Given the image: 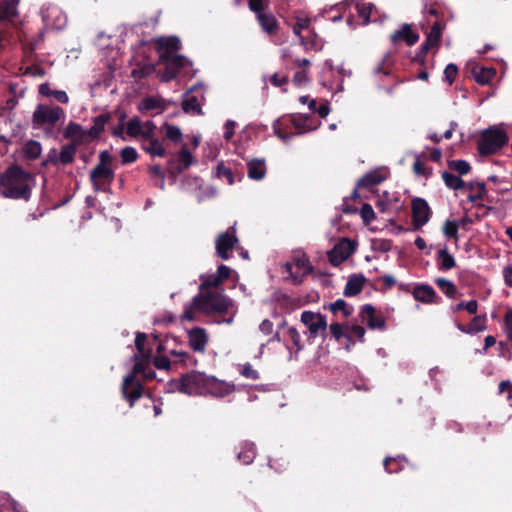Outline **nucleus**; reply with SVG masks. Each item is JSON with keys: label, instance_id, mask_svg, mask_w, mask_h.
Masks as SVG:
<instances>
[{"label": "nucleus", "instance_id": "obj_1", "mask_svg": "<svg viewBox=\"0 0 512 512\" xmlns=\"http://www.w3.org/2000/svg\"><path fill=\"white\" fill-rule=\"evenodd\" d=\"M222 314L228 316L218 320V323L231 324L236 314V309L231 301L223 295V289L220 288H200V293L195 296L192 302L185 306L182 318L188 321L197 319L198 314Z\"/></svg>", "mask_w": 512, "mask_h": 512}, {"label": "nucleus", "instance_id": "obj_2", "mask_svg": "<svg viewBox=\"0 0 512 512\" xmlns=\"http://www.w3.org/2000/svg\"><path fill=\"white\" fill-rule=\"evenodd\" d=\"M135 345L138 353L133 356L135 361L133 370L124 377L121 387L123 397L129 402L131 407L143 393V387L137 379V375L143 374L145 379H153L155 377V372L148 368L152 350L146 348V334L137 333Z\"/></svg>", "mask_w": 512, "mask_h": 512}, {"label": "nucleus", "instance_id": "obj_3", "mask_svg": "<svg viewBox=\"0 0 512 512\" xmlns=\"http://www.w3.org/2000/svg\"><path fill=\"white\" fill-rule=\"evenodd\" d=\"M159 61L165 65V71L160 78L163 82H168L178 74L193 75L191 73L192 63L182 55L176 54L180 49L181 43L178 37H160L155 40Z\"/></svg>", "mask_w": 512, "mask_h": 512}, {"label": "nucleus", "instance_id": "obj_4", "mask_svg": "<svg viewBox=\"0 0 512 512\" xmlns=\"http://www.w3.org/2000/svg\"><path fill=\"white\" fill-rule=\"evenodd\" d=\"M177 389L187 395H211L224 397L234 391V386L214 376L193 371L181 378L177 383Z\"/></svg>", "mask_w": 512, "mask_h": 512}, {"label": "nucleus", "instance_id": "obj_5", "mask_svg": "<svg viewBox=\"0 0 512 512\" xmlns=\"http://www.w3.org/2000/svg\"><path fill=\"white\" fill-rule=\"evenodd\" d=\"M34 177L19 166L9 167L0 176V193L5 198L29 200Z\"/></svg>", "mask_w": 512, "mask_h": 512}, {"label": "nucleus", "instance_id": "obj_6", "mask_svg": "<svg viewBox=\"0 0 512 512\" xmlns=\"http://www.w3.org/2000/svg\"><path fill=\"white\" fill-rule=\"evenodd\" d=\"M320 122L309 115L294 114L286 118H279L273 122L274 134L284 143L294 136L315 130Z\"/></svg>", "mask_w": 512, "mask_h": 512}, {"label": "nucleus", "instance_id": "obj_7", "mask_svg": "<svg viewBox=\"0 0 512 512\" xmlns=\"http://www.w3.org/2000/svg\"><path fill=\"white\" fill-rule=\"evenodd\" d=\"M509 142L505 124L493 125L481 133L478 140V151L481 155H490L499 151Z\"/></svg>", "mask_w": 512, "mask_h": 512}, {"label": "nucleus", "instance_id": "obj_8", "mask_svg": "<svg viewBox=\"0 0 512 512\" xmlns=\"http://www.w3.org/2000/svg\"><path fill=\"white\" fill-rule=\"evenodd\" d=\"M65 111L59 106L39 104L32 116L35 129L51 130L57 122L64 120Z\"/></svg>", "mask_w": 512, "mask_h": 512}, {"label": "nucleus", "instance_id": "obj_9", "mask_svg": "<svg viewBox=\"0 0 512 512\" xmlns=\"http://www.w3.org/2000/svg\"><path fill=\"white\" fill-rule=\"evenodd\" d=\"M283 269L295 284H300L303 277L312 271L309 259L305 254L295 256L291 262L284 264Z\"/></svg>", "mask_w": 512, "mask_h": 512}, {"label": "nucleus", "instance_id": "obj_10", "mask_svg": "<svg viewBox=\"0 0 512 512\" xmlns=\"http://www.w3.org/2000/svg\"><path fill=\"white\" fill-rule=\"evenodd\" d=\"M40 13L46 28L62 29L66 26L67 17L57 5L44 4Z\"/></svg>", "mask_w": 512, "mask_h": 512}, {"label": "nucleus", "instance_id": "obj_11", "mask_svg": "<svg viewBox=\"0 0 512 512\" xmlns=\"http://www.w3.org/2000/svg\"><path fill=\"white\" fill-rule=\"evenodd\" d=\"M114 179V172L107 164H98L90 173L95 191H106Z\"/></svg>", "mask_w": 512, "mask_h": 512}, {"label": "nucleus", "instance_id": "obj_12", "mask_svg": "<svg viewBox=\"0 0 512 512\" xmlns=\"http://www.w3.org/2000/svg\"><path fill=\"white\" fill-rule=\"evenodd\" d=\"M355 251V243L348 239H340L328 253L329 261L334 266H339L347 260Z\"/></svg>", "mask_w": 512, "mask_h": 512}, {"label": "nucleus", "instance_id": "obj_13", "mask_svg": "<svg viewBox=\"0 0 512 512\" xmlns=\"http://www.w3.org/2000/svg\"><path fill=\"white\" fill-rule=\"evenodd\" d=\"M155 129L152 121L143 122L138 117H133L126 124V135L132 138L140 137L144 141L155 134Z\"/></svg>", "mask_w": 512, "mask_h": 512}, {"label": "nucleus", "instance_id": "obj_14", "mask_svg": "<svg viewBox=\"0 0 512 512\" xmlns=\"http://www.w3.org/2000/svg\"><path fill=\"white\" fill-rule=\"evenodd\" d=\"M238 238L236 237L235 227L228 228L227 231L221 233L216 239V252L217 255L227 260L230 257V251L237 245Z\"/></svg>", "mask_w": 512, "mask_h": 512}, {"label": "nucleus", "instance_id": "obj_15", "mask_svg": "<svg viewBox=\"0 0 512 512\" xmlns=\"http://www.w3.org/2000/svg\"><path fill=\"white\" fill-rule=\"evenodd\" d=\"M301 322L308 328L311 337H317L327 329V321L321 313L304 311L301 314Z\"/></svg>", "mask_w": 512, "mask_h": 512}, {"label": "nucleus", "instance_id": "obj_16", "mask_svg": "<svg viewBox=\"0 0 512 512\" xmlns=\"http://www.w3.org/2000/svg\"><path fill=\"white\" fill-rule=\"evenodd\" d=\"M413 231L423 227L431 217V210L427 201L423 198L412 200Z\"/></svg>", "mask_w": 512, "mask_h": 512}, {"label": "nucleus", "instance_id": "obj_17", "mask_svg": "<svg viewBox=\"0 0 512 512\" xmlns=\"http://www.w3.org/2000/svg\"><path fill=\"white\" fill-rule=\"evenodd\" d=\"M204 98L202 85H194L186 94L182 108L186 113L201 114V100Z\"/></svg>", "mask_w": 512, "mask_h": 512}, {"label": "nucleus", "instance_id": "obj_18", "mask_svg": "<svg viewBox=\"0 0 512 512\" xmlns=\"http://www.w3.org/2000/svg\"><path fill=\"white\" fill-rule=\"evenodd\" d=\"M76 155V146L74 144L65 145L61 151L58 152L56 149H51L48 153V162L58 165H67L74 161Z\"/></svg>", "mask_w": 512, "mask_h": 512}, {"label": "nucleus", "instance_id": "obj_19", "mask_svg": "<svg viewBox=\"0 0 512 512\" xmlns=\"http://www.w3.org/2000/svg\"><path fill=\"white\" fill-rule=\"evenodd\" d=\"M232 269L229 268L226 265H220L217 269L216 274H211L207 276H202V283L200 285L201 289L205 288H219L220 284L223 283V281L227 280L231 273Z\"/></svg>", "mask_w": 512, "mask_h": 512}, {"label": "nucleus", "instance_id": "obj_20", "mask_svg": "<svg viewBox=\"0 0 512 512\" xmlns=\"http://www.w3.org/2000/svg\"><path fill=\"white\" fill-rule=\"evenodd\" d=\"M359 317L370 329H383L385 326L384 318L376 315L375 308L370 304L362 306Z\"/></svg>", "mask_w": 512, "mask_h": 512}, {"label": "nucleus", "instance_id": "obj_21", "mask_svg": "<svg viewBox=\"0 0 512 512\" xmlns=\"http://www.w3.org/2000/svg\"><path fill=\"white\" fill-rule=\"evenodd\" d=\"M388 174V170L384 167L374 169L360 178L357 182V186L358 188H369L375 186L383 182L387 178Z\"/></svg>", "mask_w": 512, "mask_h": 512}, {"label": "nucleus", "instance_id": "obj_22", "mask_svg": "<svg viewBox=\"0 0 512 512\" xmlns=\"http://www.w3.org/2000/svg\"><path fill=\"white\" fill-rule=\"evenodd\" d=\"M441 35L442 27L438 21H435L430 31L427 33L425 42L421 45L418 57H421L422 54L425 55L432 48L438 47Z\"/></svg>", "mask_w": 512, "mask_h": 512}, {"label": "nucleus", "instance_id": "obj_23", "mask_svg": "<svg viewBox=\"0 0 512 512\" xmlns=\"http://www.w3.org/2000/svg\"><path fill=\"white\" fill-rule=\"evenodd\" d=\"M390 39L394 44L404 41L407 45L412 46L418 42L419 34L412 30L411 25L404 24L391 35Z\"/></svg>", "mask_w": 512, "mask_h": 512}, {"label": "nucleus", "instance_id": "obj_24", "mask_svg": "<svg viewBox=\"0 0 512 512\" xmlns=\"http://www.w3.org/2000/svg\"><path fill=\"white\" fill-rule=\"evenodd\" d=\"M456 327L462 333L469 335L477 334L479 332L486 330L487 328L486 315L475 316L467 326H464L460 323H456Z\"/></svg>", "mask_w": 512, "mask_h": 512}, {"label": "nucleus", "instance_id": "obj_25", "mask_svg": "<svg viewBox=\"0 0 512 512\" xmlns=\"http://www.w3.org/2000/svg\"><path fill=\"white\" fill-rule=\"evenodd\" d=\"M266 163L264 159H250L247 162V175L252 180H262L266 175Z\"/></svg>", "mask_w": 512, "mask_h": 512}, {"label": "nucleus", "instance_id": "obj_26", "mask_svg": "<svg viewBox=\"0 0 512 512\" xmlns=\"http://www.w3.org/2000/svg\"><path fill=\"white\" fill-rule=\"evenodd\" d=\"M142 148L152 157H164L166 155V149L162 142L155 137V134L152 137L145 138Z\"/></svg>", "mask_w": 512, "mask_h": 512}, {"label": "nucleus", "instance_id": "obj_27", "mask_svg": "<svg viewBox=\"0 0 512 512\" xmlns=\"http://www.w3.org/2000/svg\"><path fill=\"white\" fill-rule=\"evenodd\" d=\"M189 344L195 351L203 352L207 344V335L201 328L192 329L189 333Z\"/></svg>", "mask_w": 512, "mask_h": 512}, {"label": "nucleus", "instance_id": "obj_28", "mask_svg": "<svg viewBox=\"0 0 512 512\" xmlns=\"http://www.w3.org/2000/svg\"><path fill=\"white\" fill-rule=\"evenodd\" d=\"M413 297L422 303H433L436 298L435 290L429 285H418L413 289Z\"/></svg>", "mask_w": 512, "mask_h": 512}, {"label": "nucleus", "instance_id": "obj_29", "mask_svg": "<svg viewBox=\"0 0 512 512\" xmlns=\"http://www.w3.org/2000/svg\"><path fill=\"white\" fill-rule=\"evenodd\" d=\"M472 74L477 83L485 85L488 84L496 75V70L492 67L475 66Z\"/></svg>", "mask_w": 512, "mask_h": 512}, {"label": "nucleus", "instance_id": "obj_30", "mask_svg": "<svg viewBox=\"0 0 512 512\" xmlns=\"http://www.w3.org/2000/svg\"><path fill=\"white\" fill-rule=\"evenodd\" d=\"M295 65L302 70L296 72L293 77V82L296 86H301L308 82V67L310 65V61L306 58L300 59L297 58L294 61Z\"/></svg>", "mask_w": 512, "mask_h": 512}, {"label": "nucleus", "instance_id": "obj_31", "mask_svg": "<svg viewBox=\"0 0 512 512\" xmlns=\"http://www.w3.org/2000/svg\"><path fill=\"white\" fill-rule=\"evenodd\" d=\"M358 15L363 19L364 24L376 21L377 8L372 3H361L356 5Z\"/></svg>", "mask_w": 512, "mask_h": 512}, {"label": "nucleus", "instance_id": "obj_32", "mask_svg": "<svg viewBox=\"0 0 512 512\" xmlns=\"http://www.w3.org/2000/svg\"><path fill=\"white\" fill-rule=\"evenodd\" d=\"M300 42L305 50L321 51L324 47L323 40L315 33L309 32L308 36H300Z\"/></svg>", "mask_w": 512, "mask_h": 512}, {"label": "nucleus", "instance_id": "obj_33", "mask_svg": "<svg viewBox=\"0 0 512 512\" xmlns=\"http://www.w3.org/2000/svg\"><path fill=\"white\" fill-rule=\"evenodd\" d=\"M165 108L166 102L160 97H146L139 104V110L141 111H163Z\"/></svg>", "mask_w": 512, "mask_h": 512}, {"label": "nucleus", "instance_id": "obj_34", "mask_svg": "<svg viewBox=\"0 0 512 512\" xmlns=\"http://www.w3.org/2000/svg\"><path fill=\"white\" fill-rule=\"evenodd\" d=\"M437 265L439 270L448 271L455 267L456 262L448 250L446 248H442L437 253Z\"/></svg>", "mask_w": 512, "mask_h": 512}, {"label": "nucleus", "instance_id": "obj_35", "mask_svg": "<svg viewBox=\"0 0 512 512\" xmlns=\"http://www.w3.org/2000/svg\"><path fill=\"white\" fill-rule=\"evenodd\" d=\"M20 0H5L0 6V21L12 20L17 15V5Z\"/></svg>", "mask_w": 512, "mask_h": 512}, {"label": "nucleus", "instance_id": "obj_36", "mask_svg": "<svg viewBox=\"0 0 512 512\" xmlns=\"http://www.w3.org/2000/svg\"><path fill=\"white\" fill-rule=\"evenodd\" d=\"M364 283V277L362 276H352L348 279L345 289H344V295L345 296H355L358 293L361 292L363 288Z\"/></svg>", "mask_w": 512, "mask_h": 512}, {"label": "nucleus", "instance_id": "obj_37", "mask_svg": "<svg viewBox=\"0 0 512 512\" xmlns=\"http://www.w3.org/2000/svg\"><path fill=\"white\" fill-rule=\"evenodd\" d=\"M86 135L87 132L84 131L79 124L74 122H70L64 131V136L72 141H82Z\"/></svg>", "mask_w": 512, "mask_h": 512}, {"label": "nucleus", "instance_id": "obj_38", "mask_svg": "<svg viewBox=\"0 0 512 512\" xmlns=\"http://www.w3.org/2000/svg\"><path fill=\"white\" fill-rule=\"evenodd\" d=\"M178 165L176 167L177 171L180 173L183 170L189 168L193 162L194 158L191 152L187 149L186 145H184L177 155Z\"/></svg>", "mask_w": 512, "mask_h": 512}, {"label": "nucleus", "instance_id": "obj_39", "mask_svg": "<svg viewBox=\"0 0 512 512\" xmlns=\"http://www.w3.org/2000/svg\"><path fill=\"white\" fill-rule=\"evenodd\" d=\"M256 456L255 445L250 442H244L241 444V450L238 453V459L244 464H250L253 462Z\"/></svg>", "mask_w": 512, "mask_h": 512}, {"label": "nucleus", "instance_id": "obj_40", "mask_svg": "<svg viewBox=\"0 0 512 512\" xmlns=\"http://www.w3.org/2000/svg\"><path fill=\"white\" fill-rule=\"evenodd\" d=\"M258 22L261 28L267 33H273L277 28L276 18L269 13H259L257 15Z\"/></svg>", "mask_w": 512, "mask_h": 512}, {"label": "nucleus", "instance_id": "obj_41", "mask_svg": "<svg viewBox=\"0 0 512 512\" xmlns=\"http://www.w3.org/2000/svg\"><path fill=\"white\" fill-rule=\"evenodd\" d=\"M108 119H109V115H107V114H102V115L97 116L94 119L93 125L91 126V128L88 131H86L87 135L91 138L98 137L101 134V132L104 130Z\"/></svg>", "mask_w": 512, "mask_h": 512}, {"label": "nucleus", "instance_id": "obj_42", "mask_svg": "<svg viewBox=\"0 0 512 512\" xmlns=\"http://www.w3.org/2000/svg\"><path fill=\"white\" fill-rule=\"evenodd\" d=\"M42 152V146L38 141L29 140L24 144L23 153L24 156L30 160H34L40 156Z\"/></svg>", "mask_w": 512, "mask_h": 512}, {"label": "nucleus", "instance_id": "obj_43", "mask_svg": "<svg viewBox=\"0 0 512 512\" xmlns=\"http://www.w3.org/2000/svg\"><path fill=\"white\" fill-rule=\"evenodd\" d=\"M162 131L165 135V137L175 143H179L182 141V132L181 129L176 126L169 123H165L162 126Z\"/></svg>", "mask_w": 512, "mask_h": 512}, {"label": "nucleus", "instance_id": "obj_44", "mask_svg": "<svg viewBox=\"0 0 512 512\" xmlns=\"http://www.w3.org/2000/svg\"><path fill=\"white\" fill-rule=\"evenodd\" d=\"M442 179L447 187L453 190H461L464 188V181L459 177L450 172L444 171L442 173Z\"/></svg>", "mask_w": 512, "mask_h": 512}, {"label": "nucleus", "instance_id": "obj_45", "mask_svg": "<svg viewBox=\"0 0 512 512\" xmlns=\"http://www.w3.org/2000/svg\"><path fill=\"white\" fill-rule=\"evenodd\" d=\"M405 462L406 459L402 456H397L395 458L387 457L385 458L383 465L388 473H394L402 469Z\"/></svg>", "mask_w": 512, "mask_h": 512}, {"label": "nucleus", "instance_id": "obj_46", "mask_svg": "<svg viewBox=\"0 0 512 512\" xmlns=\"http://www.w3.org/2000/svg\"><path fill=\"white\" fill-rule=\"evenodd\" d=\"M329 309L332 313L336 314L342 312L344 317H348L353 312V307L349 306L344 300L338 299L329 305Z\"/></svg>", "mask_w": 512, "mask_h": 512}, {"label": "nucleus", "instance_id": "obj_47", "mask_svg": "<svg viewBox=\"0 0 512 512\" xmlns=\"http://www.w3.org/2000/svg\"><path fill=\"white\" fill-rule=\"evenodd\" d=\"M436 284L439 287V289L446 294L448 297L453 298L455 296V293L457 291L456 286L453 282L445 279V278H438L436 279Z\"/></svg>", "mask_w": 512, "mask_h": 512}, {"label": "nucleus", "instance_id": "obj_48", "mask_svg": "<svg viewBox=\"0 0 512 512\" xmlns=\"http://www.w3.org/2000/svg\"><path fill=\"white\" fill-rule=\"evenodd\" d=\"M215 176L217 178H225L229 185H232L235 182L232 170L228 166H226L223 162H220L217 165L216 171H215Z\"/></svg>", "mask_w": 512, "mask_h": 512}, {"label": "nucleus", "instance_id": "obj_49", "mask_svg": "<svg viewBox=\"0 0 512 512\" xmlns=\"http://www.w3.org/2000/svg\"><path fill=\"white\" fill-rule=\"evenodd\" d=\"M295 24L293 25V32L297 36H301V32L310 26V19L304 15H297L295 17Z\"/></svg>", "mask_w": 512, "mask_h": 512}, {"label": "nucleus", "instance_id": "obj_50", "mask_svg": "<svg viewBox=\"0 0 512 512\" xmlns=\"http://www.w3.org/2000/svg\"><path fill=\"white\" fill-rule=\"evenodd\" d=\"M365 329L360 325L346 326V337L350 340L351 338H357L359 341L364 340Z\"/></svg>", "mask_w": 512, "mask_h": 512}, {"label": "nucleus", "instance_id": "obj_51", "mask_svg": "<svg viewBox=\"0 0 512 512\" xmlns=\"http://www.w3.org/2000/svg\"><path fill=\"white\" fill-rule=\"evenodd\" d=\"M449 168L457 171L460 175H466L470 172V164L465 160H453L449 162Z\"/></svg>", "mask_w": 512, "mask_h": 512}, {"label": "nucleus", "instance_id": "obj_52", "mask_svg": "<svg viewBox=\"0 0 512 512\" xmlns=\"http://www.w3.org/2000/svg\"><path fill=\"white\" fill-rule=\"evenodd\" d=\"M120 156L122 158V162L127 164L135 162L137 160L138 153L135 148L127 146L121 150Z\"/></svg>", "mask_w": 512, "mask_h": 512}, {"label": "nucleus", "instance_id": "obj_53", "mask_svg": "<svg viewBox=\"0 0 512 512\" xmlns=\"http://www.w3.org/2000/svg\"><path fill=\"white\" fill-rule=\"evenodd\" d=\"M460 310H466L470 314H475L478 310V303L476 300H470L468 302H460L453 307V312H458Z\"/></svg>", "mask_w": 512, "mask_h": 512}, {"label": "nucleus", "instance_id": "obj_54", "mask_svg": "<svg viewBox=\"0 0 512 512\" xmlns=\"http://www.w3.org/2000/svg\"><path fill=\"white\" fill-rule=\"evenodd\" d=\"M458 224L456 221L447 220L443 225V233L448 238L457 237Z\"/></svg>", "mask_w": 512, "mask_h": 512}, {"label": "nucleus", "instance_id": "obj_55", "mask_svg": "<svg viewBox=\"0 0 512 512\" xmlns=\"http://www.w3.org/2000/svg\"><path fill=\"white\" fill-rule=\"evenodd\" d=\"M360 215L364 223L369 224L375 219V213L370 204L365 203L360 210Z\"/></svg>", "mask_w": 512, "mask_h": 512}, {"label": "nucleus", "instance_id": "obj_56", "mask_svg": "<svg viewBox=\"0 0 512 512\" xmlns=\"http://www.w3.org/2000/svg\"><path fill=\"white\" fill-rule=\"evenodd\" d=\"M239 371H240V374L247 379H251V380L259 379L258 371L255 370L250 363L244 364Z\"/></svg>", "mask_w": 512, "mask_h": 512}, {"label": "nucleus", "instance_id": "obj_57", "mask_svg": "<svg viewBox=\"0 0 512 512\" xmlns=\"http://www.w3.org/2000/svg\"><path fill=\"white\" fill-rule=\"evenodd\" d=\"M288 336L293 345L296 347L297 351L302 350L303 345L301 343V335L298 330L294 327H290L288 329Z\"/></svg>", "mask_w": 512, "mask_h": 512}, {"label": "nucleus", "instance_id": "obj_58", "mask_svg": "<svg viewBox=\"0 0 512 512\" xmlns=\"http://www.w3.org/2000/svg\"><path fill=\"white\" fill-rule=\"evenodd\" d=\"M504 330L509 341L512 342V309H509L504 317Z\"/></svg>", "mask_w": 512, "mask_h": 512}, {"label": "nucleus", "instance_id": "obj_59", "mask_svg": "<svg viewBox=\"0 0 512 512\" xmlns=\"http://www.w3.org/2000/svg\"><path fill=\"white\" fill-rule=\"evenodd\" d=\"M373 248L381 252H388L392 248L391 241L385 239H376L373 241Z\"/></svg>", "mask_w": 512, "mask_h": 512}, {"label": "nucleus", "instance_id": "obj_60", "mask_svg": "<svg viewBox=\"0 0 512 512\" xmlns=\"http://www.w3.org/2000/svg\"><path fill=\"white\" fill-rule=\"evenodd\" d=\"M458 72V68L454 64H448L444 70V77L449 84H452Z\"/></svg>", "mask_w": 512, "mask_h": 512}, {"label": "nucleus", "instance_id": "obj_61", "mask_svg": "<svg viewBox=\"0 0 512 512\" xmlns=\"http://www.w3.org/2000/svg\"><path fill=\"white\" fill-rule=\"evenodd\" d=\"M331 334L338 340L342 336L346 337V327L339 323H333L330 325Z\"/></svg>", "mask_w": 512, "mask_h": 512}, {"label": "nucleus", "instance_id": "obj_62", "mask_svg": "<svg viewBox=\"0 0 512 512\" xmlns=\"http://www.w3.org/2000/svg\"><path fill=\"white\" fill-rule=\"evenodd\" d=\"M271 83L276 87H281L288 83V77L285 75H280L278 73H275L271 76L270 79Z\"/></svg>", "mask_w": 512, "mask_h": 512}, {"label": "nucleus", "instance_id": "obj_63", "mask_svg": "<svg viewBox=\"0 0 512 512\" xmlns=\"http://www.w3.org/2000/svg\"><path fill=\"white\" fill-rule=\"evenodd\" d=\"M52 98L62 104H67L69 101V97L67 93L63 90H54L52 93Z\"/></svg>", "mask_w": 512, "mask_h": 512}, {"label": "nucleus", "instance_id": "obj_64", "mask_svg": "<svg viewBox=\"0 0 512 512\" xmlns=\"http://www.w3.org/2000/svg\"><path fill=\"white\" fill-rule=\"evenodd\" d=\"M502 274L505 284L512 288V265L504 267Z\"/></svg>", "mask_w": 512, "mask_h": 512}]
</instances>
